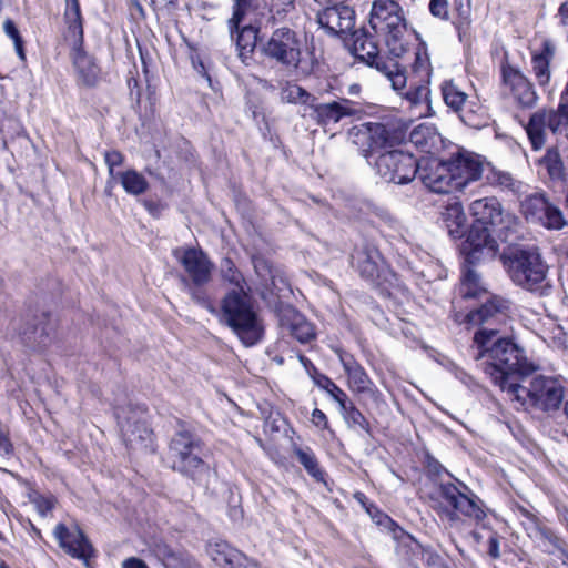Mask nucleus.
<instances>
[{"mask_svg":"<svg viewBox=\"0 0 568 568\" xmlns=\"http://www.w3.org/2000/svg\"><path fill=\"white\" fill-rule=\"evenodd\" d=\"M265 8L268 9L271 20H283L295 8V0H262Z\"/></svg>","mask_w":568,"mask_h":568,"instance_id":"44","label":"nucleus"},{"mask_svg":"<svg viewBox=\"0 0 568 568\" xmlns=\"http://www.w3.org/2000/svg\"><path fill=\"white\" fill-rule=\"evenodd\" d=\"M220 276L222 281L237 292L250 291L245 277L230 257H224L220 263Z\"/></svg>","mask_w":568,"mask_h":568,"instance_id":"34","label":"nucleus"},{"mask_svg":"<svg viewBox=\"0 0 568 568\" xmlns=\"http://www.w3.org/2000/svg\"><path fill=\"white\" fill-rule=\"evenodd\" d=\"M312 422L316 427L327 428L328 422L326 415L318 408L312 413Z\"/></svg>","mask_w":568,"mask_h":568,"instance_id":"55","label":"nucleus"},{"mask_svg":"<svg viewBox=\"0 0 568 568\" xmlns=\"http://www.w3.org/2000/svg\"><path fill=\"white\" fill-rule=\"evenodd\" d=\"M134 6L136 7V9H138L141 13L143 12V8H142V6H141L138 1H135V2H134Z\"/></svg>","mask_w":568,"mask_h":568,"instance_id":"62","label":"nucleus"},{"mask_svg":"<svg viewBox=\"0 0 568 568\" xmlns=\"http://www.w3.org/2000/svg\"><path fill=\"white\" fill-rule=\"evenodd\" d=\"M503 262L507 274L517 286L540 295L549 293L548 266L537 246L511 248L503 256Z\"/></svg>","mask_w":568,"mask_h":568,"instance_id":"3","label":"nucleus"},{"mask_svg":"<svg viewBox=\"0 0 568 568\" xmlns=\"http://www.w3.org/2000/svg\"><path fill=\"white\" fill-rule=\"evenodd\" d=\"M122 568H149L140 558L130 557L122 562Z\"/></svg>","mask_w":568,"mask_h":568,"instance_id":"56","label":"nucleus"},{"mask_svg":"<svg viewBox=\"0 0 568 568\" xmlns=\"http://www.w3.org/2000/svg\"><path fill=\"white\" fill-rule=\"evenodd\" d=\"M555 55V45L546 40L539 52H535L531 59V68L539 85L544 87L550 80V62Z\"/></svg>","mask_w":568,"mask_h":568,"instance_id":"30","label":"nucleus"},{"mask_svg":"<svg viewBox=\"0 0 568 568\" xmlns=\"http://www.w3.org/2000/svg\"><path fill=\"white\" fill-rule=\"evenodd\" d=\"M439 497L453 509H444L443 514L449 521L458 519V513L463 516L479 523L486 514L479 505V499L462 481L444 483L438 487Z\"/></svg>","mask_w":568,"mask_h":568,"instance_id":"9","label":"nucleus"},{"mask_svg":"<svg viewBox=\"0 0 568 568\" xmlns=\"http://www.w3.org/2000/svg\"><path fill=\"white\" fill-rule=\"evenodd\" d=\"M314 119L320 125L336 124L343 118H351L361 112L358 103L345 98L326 103L313 102L311 105Z\"/></svg>","mask_w":568,"mask_h":568,"instance_id":"22","label":"nucleus"},{"mask_svg":"<svg viewBox=\"0 0 568 568\" xmlns=\"http://www.w3.org/2000/svg\"><path fill=\"white\" fill-rule=\"evenodd\" d=\"M564 412H565V415L568 418V400L565 403Z\"/></svg>","mask_w":568,"mask_h":568,"instance_id":"63","label":"nucleus"},{"mask_svg":"<svg viewBox=\"0 0 568 568\" xmlns=\"http://www.w3.org/2000/svg\"><path fill=\"white\" fill-rule=\"evenodd\" d=\"M561 126H568V102H560L557 110L541 109L534 112L524 128L531 149L540 151L546 144V130L556 133Z\"/></svg>","mask_w":568,"mask_h":568,"instance_id":"11","label":"nucleus"},{"mask_svg":"<svg viewBox=\"0 0 568 568\" xmlns=\"http://www.w3.org/2000/svg\"><path fill=\"white\" fill-rule=\"evenodd\" d=\"M361 91V87L358 84H353L349 87L348 92L351 94H357Z\"/></svg>","mask_w":568,"mask_h":568,"instance_id":"60","label":"nucleus"},{"mask_svg":"<svg viewBox=\"0 0 568 568\" xmlns=\"http://www.w3.org/2000/svg\"><path fill=\"white\" fill-rule=\"evenodd\" d=\"M262 54L287 70H296L302 59V41L287 28L275 29L261 47Z\"/></svg>","mask_w":568,"mask_h":568,"instance_id":"8","label":"nucleus"},{"mask_svg":"<svg viewBox=\"0 0 568 568\" xmlns=\"http://www.w3.org/2000/svg\"><path fill=\"white\" fill-rule=\"evenodd\" d=\"M509 310L508 301L491 296L477 310L468 314V320L473 324H478L481 328H497L504 323Z\"/></svg>","mask_w":568,"mask_h":568,"instance_id":"23","label":"nucleus"},{"mask_svg":"<svg viewBox=\"0 0 568 568\" xmlns=\"http://www.w3.org/2000/svg\"><path fill=\"white\" fill-rule=\"evenodd\" d=\"M293 452L298 463L304 467L311 477H313L316 481H324L325 471L321 468L315 453L310 447L295 446Z\"/></svg>","mask_w":568,"mask_h":568,"instance_id":"35","label":"nucleus"},{"mask_svg":"<svg viewBox=\"0 0 568 568\" xmlns=\"http://www.w3.org/2000/svg\"><path fill=\"white\" fill-rule=\"evenodd\" d=\"M173 256L187 274V282L196 285H207L211 282L214 264L201 248L178 247L173 251Z\"/></svg>","mask_w":568,"mask_h":568,"instance_id":"14","label":"nucleus"},{"mask_svg":"<svg viewBox=\"0 0 568 568\" xmlns=\"http://www.w3.org/2000/svg\"><path fill=\"white\" fill-rule=\"evenodd\" d=\"M104 160L109 169V174L113 176L114 168L120 166L124 158L119 151L112 150L104 153Z\"/></svg>","mask_w":568,"mask_h":568,"instance_id":"54","label":"nucleus"},{"mask_svg":"<svg viewBox=\"0 0 568 568\" xmlns=\"http://www.w3.org/2000/svg\"><path fill=\"white\" fill-rule=\"evenodd\" d=\"M419 178L423 184L434 193H452L457 190L447 161H428L419 168Z\"/></svg>","mask_w":568,"mask_h":568,"instance_id":"21","label":"nucleus"},{"mask_svg":"<svg viewBox=\"0 0 568 568\" xmlns=\"http://www.w3.org/2000/svg\"><path fill=\"white\" fill-rule=\"evenodd\" d=\"M489 555L493 558L499 557V542H498L497 538L489 539Z\"/></svg>","mask_w":568,"mask_h":568,"instance_id":"58","label":"nucleus"},{"mask_svg":"<svg viewBox=\"0 0 568 568\" xmlns=\"http://www.w3.org/2000/svg\"><path fill=\"white\" fill-rule=\"evenodd\" d=\"M446 161L458 191L479 180L484 175L486 166H489V163L480 155L467 150L453 153Z\"/></svg>","mask_w":568,"mask_h":568,"instance_id":"13","label":"nucleus"},{"mask_svg":"<svg viewBox=\"0 0 568 568\" xmlns=\"http://www.w3.org/2000/svg\"><path fill=\"white\" fill-rule=\"evenodd\" d=\"M207 551L212 560L222 568H261L257 562L250 560L225 541L210 544Z\"/></svg>","mask_w":568,"mask_h":568,"instance_id":"25","label":"nucleus"},{"mask_svg":"<svg viewBox=\"0 0 568 568\" xmlns=\"http://www.w3.org/2000/svg\"><path fill=\"white\" fill-rule=\"evenodd\" d=\"M3 30H4L6 34L13 40L17 53L19 54L20 58L23 59L24 53H23V48H22V39H21L20 33H19L16 24L13 23V21H11L9 19L6 20L3 23Z\"/></svg>","mask_w":568,"mask_h":568,"instance_id":"51","label":"nucleus"},{"mask_svg":"<svg viewBox=\"0 0 568 568\" xmlns=\"http://www.w3.org/2000/svg\"><path fill=\"white\" fill-rule=\"evenodd\" d=\"M184 282L187 287V292L191 296V300L195 304L206 308L210 313L215 314L216 310L212 305L210 297H209L206 291L204 290L205 285L192 284V282H187L186 278L184 280Z\"/></svg>","mask_w":568,"mask_h":568,"instance_id":"45","label":"nucleus"},{"mask_svg":"<svg viewBox=\"0 0 568 568\" xmlns=\"http://www.w3.org/2000/svg\"><path fill=\"white\" fill-rule=\"evenodd\" d=\"M485 179L491 186L500 189V191L509 193L514 196H520L524 193L525 184L517 180L507 171L497 170L489 164L486 166Z\"/></svg>","mask_w":568,"mask_h":568,"instance_id":"27","label":"nucleus"},{"mask_svg":"<svg viewBox=\"0 0 568 568\" xmlns=\"http://www.w3.org/2000/svg\"><path fill=\"white\" fill-rule=\"evenodd\" d=\"M339 412L343 415L345 422L349 427H359L361 429L368 432L369 423L365 416L355 407L353 402L346 399L344 407H339Z\"/></svg>","mask_w":568,"mask_h":568,"instance_id":"42","label":"nucleus"},{"mask_svg":"<svg viewBox=\"0 0 568 568\" xmlns=\"http://www.w3.org/2000/svg\"><path fill=\"white\" fill-rule=\"evenodd\" d=\"M435 132L432 128L420 124L416 126L409 135V140L415 145L426 149L429 145V141L434 139Z\"/></svg>","mask_w":568,"mask_h":568,"instance_id":"49","label":"nucleus"},{"mask_svg":"<svg viewBox=\"0 0 568 568\" xmlns=\"http://www.w3.org/2000/svg\"><path fill=\"white\" fill-rule=\"evenodd\" d=\"M63 13L68 26L67 41L71 47V59L78 81L85 87H93L99 81L100 68L93 57L83 50V26L79 0H64Z\"/></svg>","mask_w":568,"mask_h":568,"instance_id":"6","label":"nucleus"},{"mask_svg":"<svg viewBox=\"0 0 568 568\" xmlns=\"http://www.w3.org/2000/svg\"><path fill=\"white\" fill-rule=\"evenodd\" d=\"M301 362L306 366L307 364H311L310 359H307L306 357L304 356H301L300 357Z\"/></svg>","mask_w":568,"mask_h":568,"instance_id":"61","label":"nucleus"},{"mask_svg":"<svg viewBox=\"0 0 568 568\" xmlns=\"http://www.w3.org/2000/svg\"><path fill=\"white\" fill-rule=\"evenodd\" d=\"M504 93L520 109H531L536 105L538 95L532 83L517 69L510 65L501 68Z\"/></svg>","mask_w":568,"mask_h":568,"instance_id":"15","label":"nucleus"},{"mask_svg":"<svg viewBox=\"0 0 568 568\" xmlns=\"http://www.w3.org/2000/svg\"><path fill=\"white\" fill-rule=\"evenodd\" d=\"M255 272L261 277H270L271 285L277 287V281L283 285L287 286V282L282 276L277 275V271L273 270L272 265L262 257H256L253 260Z\"/></svg>","mask_w":568,"mask_h":568,"instance_id":"47","label":"nucleus"},{"mask_svg":"<svg viewBox=\"0 0 568 568\" xmlns=\"http://www.w3.org/2000/svg\"><path fill=\"white\" fill-rule=\"evenodd\" d=\"M281 100L286 103L303 104L311 108L317 99L296 83L286 82L281 89Z\"/></svg>","mask_w":568,"mask_h":568,"instance_id":"36","label":"nucleus"},{"mask_svg":"<svg viewBox=\"0 0 568 568\" xmlns=\"http://www.w3.org/2000/svg\"><path fill=\"white\" fill-rule=\"evenodd\" d=\"M52 327L47 318V315L43 314L42 318L34 324L32 327H28L22 332L26 338L30 342H34L38 344H44L45 338L50 335Z\"/></svg>","mask_w":568,"mask_h":568,"instance_id":"43","label":"nucleus"},{"mask_svg":"<svg viewBox=\"0 0 568 568\" xmlns=\"http://www.w3.org/2000/svg\"><path fill=\"white\" fill-rule=\"evenodd\" d=\"M317 385L324 388L333 397V399L338 404V407H344V402L348 399V397L346 393L331 378L327 376H322L317 381Z\"/></svg>","mask_w":568,"mask_h":568,"instance_id":"48","label":"nucleus"},{"mask_svg":"<svg viewBox=\"0 0 568 568\" xmlns=\"http://www.w3.org/2000/svg\"><path fill=\"white\" fill-rule=\"evenodd\" d=\"M440 91L445 104L453 112L457 113L466 125L474 128L480 125L477 114L480 106L474 101H468V95L454 81H444L440 85Z\"/></svg>","mask_w":568,"mask_h":568,"instance_id":"17","label":"nucleus"},{"mask_svg":"<svg viewBox=\"0 0 568 568\" xmlns=\"http://www.w3.org/2000/svg\"><path fill=\"white\" fill-rule=\"evenodd\" d=\"M154 555L163 562L165 568H193L194 560L183 551L172 549L168 544L159 541L153 546Z\"/></svg>","mask_w":568,"mask_h":568,"instance_id":"32","label":"nucleus"},{"mask_svg":"<svg viewBox=\"0 0 568 568\" xmlns=\"http://www.w3.org/2000/svg\"><path fill=\"white\" fill-rule=\"evenodd\" d=\"M377 173L386 181L396 184L412 182L419 172L418 161L400 150L383 152L375 162Z\"/></svg>","mask_w":568,"mask_h":568,"instance_id":"12","label":"nucleus"},{"mask_svg":"<svg viewBox=\"0 0 568 568\" xmlns=\"http://www.w3.org/2000/svg\"><path fill=\"white\" fill-rule=\"evenodd\" d=\"M520 212L528 222L549 231H559L567 225L560 207L552 203L544 191L525 196L520 202Z\"/></svg>","mask_w":568,"mask_h":568,"instance_id":"10","label":"nucleus"},{"mask_svg":"<svg viewBox=\"0 0 568 568\" xmlns=\"http://www.w3.org/2000/svg\"><path fill=\"white\" fill-rule=\"evenodd\" d=\"M487 291L481 282L480 275L471 268H468L463 276L460 284V294L465 298H476Z\"/></svg>","mask_w":568,"mask_h":568,"instance_id":"37","label":"nucleus"},{"mask_svg":"<svg viewBox=\"0 0 568 568\" xmlns=\"http://www.w3.org/2000/svg\"><path fill=\"white\" fill-rule=\"evenodd\" d=\"M497 335V328H480L474 335L473 347L477 351L476 359L487 358L485 372L506 393L518 381H525L524 376L535 367L527 362L521 347L511 339Z\"/></svg>","mask_w":568,"mask_h":568,"instance_id":"2","label":"nucleus"},{"mask_svg":"<svg viewBox=\"0 0 568 568\" xmlns=\"http://www.w3.org/2000/svg\"><path fill=\"white\" fill-rule=\"evenodd\" d=\"M369 28L352 33V51L361 60L374 65L400 92L406 88L405 69L396 59L408 48L406 21L400 6L394 0H374Z\"/></svg>","mask_w":568,"mask_h":568,"instance_id":"1","label":"nucleus"},{"mask_svg":"<svg viewBox=\"0 0 568 568\" xmlns=\"http://www.w3.org/2000/svg\"><path fill=\"white\" fill-rule=\"evenodd\" d=\"M119 178L123 189L129 194L140 195L149 187L146 179L135 170L122 172L119 174Z\"/></svg>","mask_w":568,"mask_h":568,"instance_id":"39","label":"nucleus"},{"mask_svg":"<svg viewBox=\"0 0 568 568\" xmlns=\"http://www.w3.org/2000/svg\"><path fill=\"white\" fill-rule=\"evenodd\" d=\"M53 535L59 546L71 557L87 562L92 556L93 548L78 526L68 528L64 524H58Z\"/></svg>","mask_w":568,"mask_h":568,"instance_id":"20","label":"nucleus"},{"mask_svg":"<svg viewBox=\"0 0 568 568\" xmlns=\"http://www.w3.org/2000/svg\"><path fill=\"white\" fill-rule=\"evenodd\" d=\"M429 11L433 17L438 18L440 20H448L449 18V4L448 0H430L429 1Z\"/></svg>","mask_w":568,"mask_h":568,"instance_id":"52","label":"nucleus"},{"mask_svg":"<svg viewBox=\"0 0 568 568\" xmlns=\"http://www.w3.org/2000/svg\"><path fill=\"white\" fill-rule=\"evenodd\" d=\"M280 324L291 336L302 344L315 338V329L300 312L294 307H285L280 313Z\"/></svg>","mask_w":568,"mask_h":568,"instance_id":"26","label":"nucleus"},{"mask_svg":"<svg viewBox=\"0 0 568 568\" xmlns=\"http://www.w3.org/2000/svg\"><path fill=\"white\" fill-rule=\"evenodd\" d=\"M498 251V243L493 237V229L480 223H473L463 244L466 261L474 264L485 258H493Z\"/></svg>","mask_w":568,"mask_h":568,"instance_id":"16","label":"nucleus"},{"mask_svg":"<svg viewBox=\"0 0 568 568\" xmlns=\"http://www.w3.org/2000/svg\"><path fill=\"white\" fill-rule=\"evenodd\" d=\"M456 18L453 21L459 40L466 36L470 27V1L469 0H456L455 1Z\"/></svg>","mask_w":568,"mask_h":568,"instance_id":"40","label":"nucleus"},{"mask_svg":"<svg viewBox=\"0 0 568 568\" xmlns=\"http://www.w3.org/2000/svg\"><path fill=\"white\" fill-rule=\"evenodd\" d=\"M402 94L412 105L425 104L429 109V88L427 83L418 82L417 85Z\"/></svg>","mask_w":568,"mask_h":568,"instance_id":"46","label":"nucleus"},{"mask_svg":"<svg viewBox=\"0 0 568 568\" xmlns=\"http://www.w3.org/2000/svg\"><path fill=\"white\" fill-rule=\"evenodd\" d=\"M242 20L239 22L241 23ZM230 31L233 34L236 31V49L239 51V57L243 63L248 64V61L252 59V53L256 47L258 29L252 24L243 26L237 28L235 26L231 27V19L229 20Z\"/></svg>","mask_w":568,"mask_h":568,"instance_id":"29","label":"nucleus"},{"mask_svg":"<svg viewBox=\"0 0 568 568\" xmlns=\"http://www.w3.org/2000/svg\"><path fill=\"white\" fill-rule=\"evenodd\" d=\"M0 452L4 455H9L12 453V445L7 436V434L0 429Z\"/></svg>","mask_w":568,"mask_h":568,"instance_id":"57","label":"nucleus"},{"mask_svg":"<svg viewBox=\"0 0 568 568\" xmlns=\"http://www.w3.org/2000/svg\"><path fill=\"white\" fill-rule=\"evenodd\" d=\"M251 2L252 0H234V11L231 18V27L235 26L237 28L239 22L243 20L246 10L251 7Z\"/></svg>","mask_w":568,"mask_h":568,"instance_id":"53","label":"nucleus"},{"mask_svg":"<svg viewBox=\"0 0 568 568\" xmlns=\"http://www.w3.org/2000/svg\"><path fill=\"white\" fill-rule=\"evenodd\" d=\"M537 536L541 542L540 546L544 548L545 551L550 552V548H554V546H558V538L554 535V531L547 527H538Z\"/></svg>","mask_w":568,"mask_h":568,"instance_id":"50","label":"nucleus"},{"mask_svg":"<svg viewBox=\"0 0 568 568\" xmlns=\"http://www.w3.org/2000/svg\"><path fill=\"white\" fill-rule=\"evenodd\" d=\"M413 544L415 545V548H416V549H419V548H420V546H419L417 542L413 541Z\"/></svg>","mask_w":568,"mask_h":568,"instance_id":"64","label":"nucleus"},{"mask_svg":"<svg viewBox=\"0 0 568 568\" xmlns=\"http://www.w3.org/2000/svg\"><path fill=\"white\" fill-rule=\"evenodd\" d=\"M222 321L232 328L246 346L261 341L264 328L253 310L248 291H230L221 301Z\"/></svg>","mask_w":568,"mask_h":568,"instance_id":"5","label":"nucleus"},{"mask_svg":"<svg viewBox=\"0 0 568 568\" xmlns=\"http://www.w3.org/2000/svg\"><path fill=\"white\" fill-rule=\"evenodd\" d=\"M474 223H480L490 229L503 225L509 215L504 213L503 206L497 197L488 196L475 200L470 204Z\"/></svg>","mask_w":568,"mask_h":568,"instance_id":"24","label":"nucleus"},{"mask_svg":"<svg viewBox=\"0 0 568 568\" xmlns=\"http://www.w3.org/2000/svg\"><path fill=\"white\" fill-rule=\"evenodd\" d=\"M442 219L452 237L460 239L464 236L466 231V215L459 202L447 205L442 213Z\"/></svg>","mask_w":568,"mask_h":568,"instance_id":"33","label":"nucleus"},{"mask_svg":"<svg viewBox=\"0 0 568 568\" xmlns=\"http://www.w3.org/2000/svg\"><path fill=\"white\" fill-rule=\"evenodd\" d=\"M326 4L323 10L317 12L316 19L321 28L325 29L327 33L344 37L351 36L355 31V12L342 2Z\"/></svg>","mask_w":568,"mask_h":568,"instance_id":"18","label":"nucleus"},{"mask_svg":"<svg viewBox=\"0 0 568 568\" xmlns=\"http://www.w3.org/2000/svg\"><path fill=\"white\" fill-rule=\"evenodd\" d=\"M343 368L348 377L352 390L366 393L371 389L372 381L367 373L351 355L341 356Z\"/></svg>","mask_w":568,"mask_h":568,"instance_id":"31","label":"nucleus"},{"mask_svg":"<svg viewBox=\"0 0 568 568\" xmlns=\"http://www.w3.org/2000/svg\"><path fill=\"white\" fill-rule=\"evenodd\" d=\"M168 456L173 470L195 483H201L210 473V467L203 459L202 440L187 429L182 428L172 436Z\"/></svg>","mask_w":568,"mask_h":568,"instance_id":"7","label":"nucleus"},{"mask_svg":"<svg viewBox=\"0 0 568 568\" xmlns=\"http://www.w3.org/2000/svg\"><path fill=\"white\" fill-rule=\"evenodd\" d=\"M537 165L546 172L551 183H565L568 178L564 161L556 146L548 148L545 154L537 160Z\"/></svg>","mask_w":568,"mask_h":568,"instance_id":"28","label":"nucleus"},{"mask_svg":"<svg viewBox=\"0 0 568 568\" xmlns=\"http://www.w3.org/2000/svg\"><path fill=\"white\" fill-rule=\"evenodd\" d=\"M413 72L418 78V82L428 83L432 74L429 55L424 48H418L414 53Z\"/></svg>","mask_w":568,"mask_h":568,"instance_id":"41","label":"nucleus"},{"mask_svg":"<svg viewBox=\"0 0 568 568\" xmlns=\"http://www.w3.org/2000/svg\"><path fill=\"white\" fill-rule=\"evenodd\" d=\"M518 381L506 395L511 402L524 409H538L554 412L559 409L564 397L565 387L559 377L536 375L530 379Z\"/></svg>","mask_w":568,"mask_h":568,"instance_id":"4","label":"nucleus"},{"mask_svg":"<svg viewBox=\"0 0 568 568\" xmlns=\"http://www.w3.org/2000/svg\"><path fill=\"white\" fill-rule=\"evenodd\" d=\"M120 424L125 436H129V433L134 434V430L131 429L132 425L130 424L129 420H126L125 423L120 422Z\"/></svg>","mask_w":568,"mask_h":568,"instance_id":"59","label":"nucleus"},{"mask_svg":"<svg viewBox=\"0 0 568 568\" xmlns=\"http://www.w3.org/2000/svg\"><path fill=\"white\" fill-rule=\"evenodd\" d=\"M366 129L372 149H382L392 145L394 136L385 124L379 122L367 123Z\"/></svg>","mask_w":568,"mask_h":568,"instance_id":"38","label":"nucleus"},{"mask_svg":"<svg viewBox=\"0 0 568 568\" xmlns=\"http://www.w3.org/2000/svg\"><path fill=\"white\" fill-rule=\"evenodd\" d=\"M352 263L359 275L372 283H376L387 271L386 263L379 251L369 243L355 248Z\"/></svg>","mask_w":568,"mask_h":568,"instance_id":"19","label":"nucleus"}]
</instances>
